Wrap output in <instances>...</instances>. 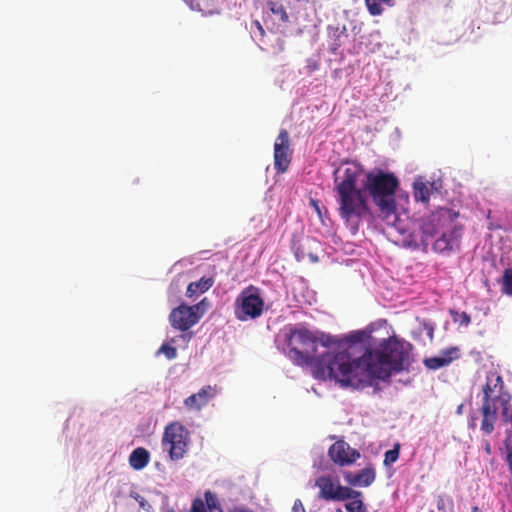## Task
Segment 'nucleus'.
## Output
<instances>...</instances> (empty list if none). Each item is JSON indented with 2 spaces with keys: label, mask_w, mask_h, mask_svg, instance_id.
<instances>
[{
  "label": "nucleus",
  "mask_w": 512,
  "mask_h": 512,
  "mask_svg": "<svg viewBox=\"0 0 512 512\" xmlns=\"http://www.w3.org/2000/svg\"><path fill=\"white\" fill-rule=\"evenodd\" d=\"M264 309V300L259 289L253 285L245 288L236 298L234 314L239 321H247L260 317Z\"/></svg>",
  "instance_id": "7"
},
{
  "label": "nucleus",
  "mask_w": 512,
  "mask_h": 512,
  "mask_svg": "<svg viewBox=\"0 0 512 512\" xmlns=\"http://www.w3.org/2000/svg\"><path fill=\"white\" fill-rule=\"evenodd\" d=\"M165 512H176V511L174 509H168ZM189 512H207L202 498L197 497V498L193 499Z\"/></svg>",
  "instance_id": "30"
},
{
  "label": "nucleus",
  "mask_w": 512,
  "mask_h": 512,
  "mask_svg": "<svg viewBox=\"0 0 512 512\" xmlns=\"http://www.w3.org/2000/svg\"><path fill=\"white\" fill-rule=\"evenodd\" d=\"M288 357L294 364L310 366L313 376L317 379H334L344 387L348 352H327L316 356L318 336L307 328L291 329L286 337Z\"/></svg>",
  "instance_id": "2"
},
{
  "label": "nucleus",
  "mask_w": 512,
  "mask_h": 512,
  "mask_svg": "<svg viewBox=\"0 0 512 512\" xmlns=\"http://www.w3.org/2000/svg\"><path fill=\"white\" fill-rule=\"evenodd\" d=\"M227 512H256L246 505H234Z\"/></svg>",
  "instance_id": "36"
},
{
  "label": "nucleus",
  "mask_w": 512,
  "mask_h": 512,
  "mask_svg": "<svg viewBox=\"0 0 512 512\" xmlns=\"http://www.w3.org/2000/svg\"><path fill=\"white\" fill-rule=\"evenodd\" d=\"M291 157L289 133L281 129L274 143V169L277 173L283 174L288 170Z\"/></svg>",
  "instance_id": "12"
},
{
  "label": "nucleus",
  "mask_w": 512,
  "mask_h": 512,
  "mask_svg": "<svg viewBox=\"0 0 512 512\" xmlns=\"http://www.w3.org/2000/svg\"><path fill=\"white\" fill-rule=\"evenodd\" d=\"M486 450H487V452H490V446H489V444L487 445Z\"/></svg>",
  "instance_id": "44"
},
{
  "label": "nucleus",
  "mask_w": 512,
  "mask_h": 512,
  "mask_svg": "<svg viewBox=\"0 0 512 512\" xmlns=\"http://www.w3.org/2000/svg\"><path fill=\"white\" fill-rule=\"evenodd\" d=\"M459 358V350L456 347L442 351V356L426 358L424 365L431 370H437L448 366L453 360Z\"/></svg>",
  "instance_id": "17"
},
{
  "label": "nucleus",
  "mask_w": 512,
  "mask_h": 512,
  "mask_svg": "<svg viewBox=\"0 0 512 512\" xmlns=\"http://www.w3.org/2000/svg\"><path fill=\"white\" fill-rule=\"evenodd\" d=\"M292 512H306L304 505L300 499L294 501Z\"/></svg>",
  "instance_id": "39"
},
{
  "label": "nucleus",
  "mask_w": 512,
  "mask_h": 512,
  "mask_svg": "<svg viewBox=\"0 0 512 512\" xmlns=\"http://www.w3.org/2000/svg\"><path fill=\"white\" fill-rule=\"evenodd\" d=\"M507 441H511L512 442V429H511V432L508 434Z\"/></svg>",
  "instance_id": "42"
},
{
  "label": "nucleus",
  "mask_w": 512,
  "mask_h": 512,
  "mask_svg": "<svg viewBox=\"0 0 512 512\" xmlns=\"http://www.w3.org/2000/svg\"><path fill=\"white\" fill-rule=\"evenodd\" d=\"M453 320L455 322H458L460 325L468 326L471 323V317L468 313L462 312V313H455V316L453 317Z\"/></svg>",
  "instance_id": "34"
},
{
  "label": "nucleus",
  "mask_w": 512,
  "mask_h": 512,
  "mask_svg": "<svg viewBox=\"0 0 512 512\" xmlns=\"http://www.w3.org/2000/svg\"><path fill=\"white\" fill-rule=\"evenodd\" d=\"M217 394L215 386L207 385L202 387L197 393L190 395L184 400V405L189 410H200L206 406Z\"/></svg>",
  "instance_id": "15"
},
{
  "label": "nucleus",
  "mask_w": 512,
  "mask_h": 512,
  "mask_svg": "<svg viewBox=\"0 0 512 512\" xmlns=\"http://www.w3.org/2000/svg\"><path fill=\"white\" fill-rule=\"evenodd\" d=\"M163 450L168 452L172 461H178L186 455L190 444V432L178 421L169 423L162 436Z\"/></svg>",
  "instance_id": "6"
},
{
  "label": "nucleus",
  "mask_w": 512,
  "mask_h": 512,
  "mask_svg": "<svg viewBox=\"0 0 512 512\" xmlns=\"http://www.w3.org/2000/svg\"><path fill=\"white\" fill-rule=\"evenodd\" d=\"M337 512H342L341 510H338Z\"/></svg>",
  "instance_id": "45"
},
{
  "label": "nucleus",
  "mask_w": 512,
  "mask_h": 512,
  "mask_svg": "<svg viewBox=\"0 0 512 512\" xmlns=\"http://www.w3.org/2000/svg\"><path fill=\"white\" fill-rule=\"evenodd\" d=\"M131 497H133L139 504V506L146 512H150L152 510L151 504L140 494L134 493L131 494Z\"/></svg>",
  "instance_id": "33"
},
{
  "label": "nucleus",
  "mask_w": 512,
  "mask_h": 512,
  "mask_svg": "<svg viewBox=\"0 0 512 512\" xmlns=\"http://www.w3.org/2000/svg\"><path fill=\"white\" fill-rule=\"evenodd\" d=\"M432 187L433 184L428 185L424 182H415L413 186L415 200L427 203L430 199Z\"/></svg>",
  "instance_id": "23"
},
{
  "label": "nucleus",
  "mask_w": 512,
  "mask_h": 512,
  "mask_svg": "<svg viewBox=\"0 0 512 512\" xmlns=\"http://www.w3.org/2000/svg\"><path fill=\"white\" fill-rule=\"evenodd\" d=\"M214 283L212 278L202 277L200 280L191 282L186 290V296L191 298L199 293H204L209 290Z\"/></svg>",
  "instance_id": "22"
},
{
  "label": "nucleus",
  "mask_w": 512,
  "mask_h": 512,
  "mask_svg": "<svg viewBox=\"0 0 512 512\" xmlns=\"http://www.w3.org/2000/svg\"><path fill=\"white\" fill-rule=\"evenodd\" d=\"M458 217V213L448 208H439L432 212L426 219L423 220L421 231V243L423 246H428L429 242L444 228L453 226L454 220Z\"/></svg>",
  "instance_id": "8"
},
{
  "label": "nucleus",
  "mask_w": 512,
  "mask_h": 512,
  "mask_svg": "<svg viewBox=\"0 0 512 512\" xmlns=\"http://www.w3.org/2000/svg\"><path fill=\"white\" fill-rule=\"evenodd\" d=\"M362 176L363 168L354 162L343 163L333 174L338 212L353 234L358 232L362 220L372 216L366 192L363 186H358Z\"/></svg>",
  "instance_id": "3"
},
{
  "label": "nucleus",
  "mask_w": 512,
  "mask_h": 512,
  "mask_svg": "<svg viewBox=\"0 0 512 512\" xmlns=\"http://www.w3.org/2000/svg\"><path fill=\"white\" fill-rule=\"evenodd\" d=\"M506 452H507L506 461L509 466V471L512 475V444L511 443L506 442Z\"/></svg>",
  "instance_id": "37"
},
{
  "label": "nucleus",
  "mask_w": 512,
  "mask_h": 512,
  "mask_svg": "<svg viewBox=\"0 0 512 512\" xmlns=\"http://www.w3.org/2000/svg\"><path fill=\"white\" fill-rule=\"evenodd\" d=\"M319 67H320V63L318 60L313 59V58H309L306 60L305 69L308 74H312L315 71L319 70Z\"/></svg>",
  "instance_id": "35"
},
{
  "label": "nucleus",
  "mask_w": 512,
  "mask_h": 512,
  "mask_svg": "<svg viewBox=\"0 0 512 512\" xmlns=\"http://www.w3.org/2000/svg\"><path fill=\"white\" fill-rule=\"evenodd\" d=\"M310 206L314 209V211L317 213L318 217L323 222V215L327 213L326 207L320 205V202L316 199L311 198L309 200Z\"/></svg>",
  "instance_id": "32"
},
{
  "label": "nucleus",
  "mask_w": 512,
  "mask_h": 512,
  "mask_svg": "<svg viewBox=\"0 0 512 512\" xmlns=\"http://www.w3.org/2000/svg\"><path fill=\"white\" fill-rule=\"evenodd\" d=\"M411 350V343L393 335L381 340L375 348H367L357 359H352L348 352L344 387H368L373 379L385 380L393 373L408 370Z\"/></svg>",
  "instance_id": "1"
},
{
  "label": "nucleus",
  "mask_w": 512,
  "mask_h": 512,
  "mask_svg": "<svg viewBox=\"0 0 512 512\" xmlns=\"http://www.w3.org/2000/svg\"><path fill=\"white\" fill-rule=\"evenodd\" d=\"M360 181L364 191L377 206L380 216L388 223H394L397 219L395 192L399 186L398 178L393 173L374 169L363 172Z\"/></svg>",
  "instance_id": "5"
},
{
  "label": "nucleus",
  "mask_w": 512,
  "mask_h": 512,
  "mask_svg": "<svg viewBox=\"0 0 512 512\" xmlns=\"http://www.w3.org/2000/svg\"><path fill=\"white\" fill-rule=\"evenodd\" d=\"M361 497L348 498L350 500L345 504V508L348 512H367V508L364 505Z\"/></svg>",
  "instance_id": "27"
},
{
  "label": "nucleus",
  "mask_w": 512,
  "mask_h": 512,
  "mask_svg": "<svg viewBox=\"0 0 512 512\" xmlns=\"http://www.w3.org/2000/svg\"><path fill=\"white\" fill-rule=\"evenodd\" d=\"M339 73H340V70H339V69H336V70H334V71H333V75H334L335 77H337Z\"/></svg>",
  "instance_id": "41"
},
{
  "label": "nucleus",
  "mask_w": 512,
  "mask_h": 512,
  "mask_svg": "<svg viewBox=\"0 0 512 512\" xmlns=\"http://www.w3.org/2000/svg\"><path fill=\"white\" fill-rule=\"evenodd\" d=\"M318 343L324 347L336 346L338 348H342L341 337H334L325 333H320L318 336Z\"/></svg>",
  "instance_id": "26"
},
{
  "label": "nucleus",
  "mask_w": 512,
  "mask_h": 512,
  "mask_svg": "<svg viewBox=\"0 0 512 512\" xmlns=\"http://www.w3.org/2000/svg\"><path fill=\"white\" fill-rule=\"evenodd\" d=\"M256 26H257V29L259 30L260 34L263 35L264 29L262 28V26L260 25V23L258 21H256Z\"/></svg>",
  "instance_id": "40"
},
{
  "label": "nucleus",
  "mask_w": 512,
  "mask_h": 512,
  "mask_svg": "<svg viewBox=\"0 0 512 512\" xmlns=\"http://www.w3.org/2000/svg\"><path fill=\"white\" fill-rule=\"evenodd\" d=\"M205 306L206 299L192 306L186 304L179 305L169 315L171 326L182 332L188 331L199 322L205 312Z\"/></svg>",
  "instance_id": "9"
},
{
  "label": "nucleus",
  "mask_w": 512,
  "mask_h": 512,
  "mask_svg": "<svg viewBox=\"0 0 512 512\" xmlns=\"http://www.w3.org/2000/svg\"><path fill=\"white\" fill-rule=\"evenodd\" d=\"M329 37L331 39V42L329 44V51L335 54L338 51V49L347 41L349 35L346 31V28L343 27L342 29L335 28L331 30L329 33Z\"/></svg>",
  "instance_id": "21"
},
{
  "label": "nucleus",
  "mask_w": 512,
  "mask_h": 512,
  "mask_svg": "<svg viewBox=\"0 0 512 512\" xmlns=\"http://www.w3.org/2000/svg\"><path fill=\"white\" fill-rule=\"evenodd\" d=\"M328 456L333 463L340 467L350 466L360 458V452L345 442L338 440L328 450Z\"/></svg>",
  "instance_id": "13"
},
{
  "label": "nucleus",
  "mask_w": 512,
  "mask_h": 512,
  "mask_svg": "<svg viewBox=\"0 0 512 512\" xmlns=\"http://www.w3.org/2000/svg\"><path fill=\"white\" fill-rule=\"evenodd\" d=\"M462 228L455 225L448 228V231L442 232L441 236L434 242L433 248L437 252L452 251L459 248Z\"/></svg>",
  "instance_id": "14"
},
{
  "label": "nucleus",
  "mask_w": 512,
  "mask_h": 512,
  "mask_svg": "<svg viewBox=\"0 0 512 512\" xmlns=\"http://www.w3.org/2000/svg\"><path fill=\"white\" fill-rule=\"evenodd\" d=\"M267 11V18H270L274 24L278 26H282L284 24H289L290 21V12L287 13L284 5L279 1H269Z\"/></svg>",
  "instance_id": "18"
},
{
  "label": "nucleus",
  "mask_w": 512,
  "mask_h": 512,
  "mask_svg": "<svg viewBox=\"0 0 512 512\" xmlns=\"http://www.w3.org/2000/svg\"><path fill=\"white\" fill-rule=\"evenodd\" d=\"M502 292L508 296H512V268L504 270L502 277Z\"/></svg>",
  "instance_id": "28"
},
{
  "label": "nucleus",
  "mask_w": 512,
  "mask_h": 512,
  "mask_svg": "<svg viewBox=\"0 0 512 512\" xmlns=\"http://www.w3.org/2000/svg\"><path fill=\"white\" fill-rule=\"evenodd\" d=\"M423 328L424 330L426 331L428 337L430 338V340L433 339V335H434V326L432 323L430 322H427V321H424L423 322Z\"/></svg>",
  "instance_id": "38"
},
{
  "label": "nucleus",
  "mask_w": 512,
  "mask_h": 512,
  "mask_svg": "<svg viewBox=\"0 0 512 512\" xmlns=\"http://www.w3.org/2000/svg\"><path fill=\"white\" fill-rule=\"evenodd\" d=\"M482 392L481 431L486 435L493 433L498 420L499 408H501L503 421L512 425L511 395L505 389L502 377L496 374L488 376L485 385L482 387Z\"/></svg>",
  "instance_id": "4"
},
{
  "label": "nucleus",
  "mask_w": 512,
  "mask_h": 512,
  "mask_svg": "<svg viewBox=\"0 0 512 512\" xmlns=\"http://www.w3.org/2000/svg\"><path fill=\"white\" fill-rule=\"evenodd\" d=\"M462 407H463V405H460V406L458 407V409H457V412H458V413H461V411H462Z\"/></svg>",
  "instance_id": "43"
},
{
  "label": "nucleus",
  "mask_w": 512,
  "mask_h": 512,
  "mask_svg": "<svg viewBox=\"0 0 512 512\" xmlns=\"http://www.w3.org/2000/svg\"><path fill=\"white\" fill-rule=\"evenodd\" d=\"M150 460V453L143 447H138L129 456V464L134 470H142Z\"/></svg>",
  "instance_id": "19"
},
{
  "label": "nucleus",
  "mask_w": 512,
  "mask_h": 512,
  "mask_svg": "<svg viewBox=\"0 0 512 512\" xmlns=\"http://www.w3.org/2000/svg\"><path fill=\"white\" fill-rule=\"evenodd\" d=\"M318 18L315 5L309 0H295L290 6L289 25L299 33L317 26Z\"/></svg>",
  "instance_id": "10"
},
{
  "label": "nucleus",
  "mask_w": 512,
  "mask_h": 512,
  "mask_svg": "<svg viewBox=\"0 0 512 512\" xmlns=\"http://www.w3.org/2000/svg\"><path fill=\"white\" fill-rule=\"evenodd\" d=\"M204 501L207 512H224L219 498L210 490L205 491Z\"/></svg>",
  "instance_id": "25"
},
{
  "label": "nucleus",
  "mask_w": 512,
  "mask_h": 512,
  "mask_svg": "<svg viewBox=\"0 0 512 512\" xmlns=\"http://www.w3.org/2000/svg\"><path fill=\"white\" fill-rule=\"evenodd\" d=\"M400 444H394L393 448L385 452L384 465L389 466L396 462L400 455Z\"/></svg>",
  "instance_id": "29"
},
{
  "label": "nucleus",
  "mask_w": 512,
  "mask_h": 512,
  "mask_svg": "<svg viewBox=\"0 0 512 512\" xmlns=\"http://www.w3.org/2000/svg\"><path fill=\"white\" fill-rule=\"evenodd\" d=\"M365 4L370 15L378 16L384 12L385 6H393V0H365Z\"/></svg>",
  "instance_id": "24"
},
{
  "label": "nucleus",
  "mask_w": 512,
  "mask_h": 512,
  "mask_svg": "<svg viewBox=\"0 0 512 512\" xmlns=\"http://www.w3.org/2000/svg\"><path fill=\"white\" fill-rule=\"evenodd\" d=\"M315 485L319 488V498L326 501H344L348 498L362 496V492L341 486L338 480H333L330 476L319 477Z\"/></svg>",
  "instance_id": "11"
},
{
  "label": "nucleus",
  "mask_w": 512,
  "mask_h": 512,
  "mask_svg": "<svg viewBox=\"0 0 512 512\" xmlns=\"http://www.w3.org/2000/svg\"><path fill=\"white\" fill-rule=\"evenodd\" d=\"M163 353L167 359L172 360L177 357V350L175 347L170 346L166 343L162 344L160 349L157 351V354Z\"/></svg>",
  "instance_id": "31"
},
{
  "label": "nucleus",
  "mask_w": 512,
  "mask_h": 512,
  "mask_svg": "<svg viewBox=\"0 0 512 512\" xmlns=\"http://www.w3.org/2000/svg\"><path fill=\"white\" fill-rule=\"evenodd\" d=\"M371 336L362 330H357L349 333L346 336L341 337V346L344 347H352L356 344H370Z\"/></svg>",
  "instance_id": "20"
},
{
  "label": "nucleus",
  "mask_w": 512,
  "mask_h": 512,
  "mask_svg": "<svg viewBox=\"0 0 512 512\" xmlns=\"http://www.w3.org/2000/svg\"><path fill=\"white\" fill-rule=\"evenodd\" d=\"M376 478L375 469L372 465H368L358 473L345 472L344 479L351 486L368 487Z\"/></svg>",
  "instance_id": "16"
}]
</instances>
